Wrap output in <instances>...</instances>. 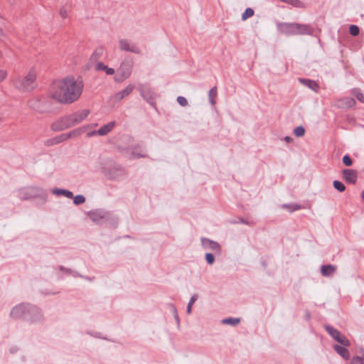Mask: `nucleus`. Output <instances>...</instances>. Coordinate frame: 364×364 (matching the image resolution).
<instances>
[{
    "label": "nucleus",
    "instance_id": "58836bf2",
    "mask_svg": "<svg viewBox=\"0 0 364 364\" xmlns=\"http://www.w3.org/2000/svg\"><path fill=\"white\" fill-rule=\"evenodd\" d=\"M196 299H197V296H196V295L193 296L188 304L191 305H193L195 303V301H196Z\"/></svg>",
    "mask_w": 364,
    "mask_h": 364
},
{
    "label": "nucleus",
    "instance_id": "ddd939ff",
    "mask_svg": "<svg viewBox=\"0 0 364 364\" xmlns=\"http://www.w3.org/2000/svg\"><path fill=\"white\" fill-rule=\"evenodd\" d=\"M334 350L338 353L345 360H348L350 358V353L348 349L344 347L340 346L338 345H335L333 346Z\"/></svg>",
    "mask_w": 364,
    "mask_h": 364
},
{
    "label": "nucleus",
    "instance_id": "dca6fc26",
    "mask_svg": "<svg viewBox=\"0 0 364 364\" xmlns=\"http://www.w3.org/2000/svg\"><path fill=\"white\" fill-rule=\"evenodd\" d=\"M96 70H102L106 73L108 75H112L114 73V70L113 68H108L102 63H97L95 67Z\"/></svg>",
    "mask_w": 364,
    "mask_h": 364
},
{
    "label": "nucleus",
    "instance_id": "79ce46f5",
    "mask_svg": "<svg viewBox=\"0 0 364 364\" xmlns=\"http://www.w3.org/2000/svg\"><path fill=\"white\" fill-rule=\"evenodd\" d=\"M191 308H192V305L188 304V307H187V312L188 314H190L191 312Z\"/></svg>",
    "mask_w": 364,
    "mask_h": 364
},
{
    "label": "nucleus",
    "instance_id": "c03bdc74",
    "mask_svg": "<svg viewBox=\"0 0 364 364\" xmlns=\"http://www.w3.org/2000/svg\"><path fill=\"white\" fill-rule=\"evenodd\" d=\"M3 34V31L2 29L0 28V36H1Z\"/></svg>",
    "mask_w": 364,
    "mask_h": 364
},
{
    "label": "nucleus",
    "instance_id": "393cba45",
    "mask_svg": "<svg viewBox=\"0 0 364 364\" xmlns=\"http://www.w3.org/2000/svg\"><path fill=\"white\" fill-rule=\"evenodd\" d=\"M54 193L58 194V195H63V196H66L67 198H71L73 196L72 192H70L69 191H66V190H63V189L55 190L54 191Z\"/></svg>",
    "mask_w": 364,
    "mask_h": 364
},
{
    "label": "nucleus",
    "instance_id": "473e14b6",
    "mask_svg": "<svg viewBox=\"0 0 364 364\" xmlns=\"http://www.w3.org/2000/svg\"><path fill=\"white\" fill-rule=\"evenodd\" d=\"M343 100L346 107H351L355 105V101L353 98H346Z\"/></svg>",
    "mask_w": 364,
    "mask_h": 364
},
{
    "label": "nucleus",
    "instance_id": "c756f323",
    "mask_svg": "<svg viewBox=\"0 0 364 364\" xmlns=\"http://www.w3.org/2000/svg\"><path fill=\"white\" fill-rule=\"evenodd\" d=\"M349 32L353 36H356L359 34L360 29L355 25H352L350 26Z\"/></svg>",
    "mask_w": 364,
    "mask_h": 364
},
{
    "label": "nucleus",
    "instance_id": "2eb2a0df",
    "mask_svg": "<svg viewBox=\"0 0 364 364\" xmlns=\"http://www.w3.org/2000/svg\"><path fill=\"white\" fill-rule=\"evenodd\" d=\"M104 48L102 47L96 48L90 56V61L97 62L104 54Z\"/></svg>",
    "mask_w": 364,
    "mask_h": 364
},
{
    "label": "nucleus",
    "instance_id": "a19ab883",
    "mask_svg": "<svg viewBox=\"0 0 364 364\" xmlns=\"http://www.w3.org/2000/svg\"><path fill=\"white\" fill-rule=\"evenodd\" d=\"M285 208H289L291 211H293L294 210H298L300 208V207L299 205H295V207L294 208H290L289 205H284Z\"/></svg>",
    "mask_w": 364,
    "mask_h": 364
},
{
    "label": "nucleus",
    "instance_id": "f257e3e1",
    "mask_svg": "<svg viewBox=\"0 0 364 364\" xmlns=\"http://www.w3.org/2000/svg\"><path fill=\"white\" fill-rule=\"evenodd\" d=\"M83 90L82 81L73 77H67L53 82L49 90V95L61 103H72L81 95Z\"/></svg>",
    "mask_w": 364,
    "mask_h": 364
},
{
    "label": "nucleus",
    "instance_id": "423d86ee",
    "mask_svg": "<svg viewBox=\"0 0 364 364\" xmlns=\"http://www.w3.org/2000/svg\"><path fill=\"white\" fill-rule=\"evenodd\" d=\"M299 23H281L279 26V28L280 31L282 33H287V34H292V35H296L297 34V27Z\"/></svg>",
    "mask_w": 364,
    "mask_h": 364
},
{
    "label": "nucleus",
    "instance_id": "ea45409f",
    "mask_svg": "<svg viewBox=\"0 0 364 364\" xmlns=\"http://www.w3.org/2000/svg\"><path fill=\"white\" fill-rule=\"evenodd\" d=\"M60 16H61L63 18H66V17H67V16H68V15H67L66 11H65V10H63V9H61V10L60 11Z\"/></svg>",
    "mask_w": 364,
    "mask_h": 364
},
{
    "label": "nucleus",
    "instance_id": "39448f33",
    "mask_svg": "<svg viewBox=\"0 0 364 364\" xmlns=\"http://www.w3.org/2000/svg\"><path fill=\"white\" fill-rule=\"evenodd\" d=\"M115 127V122H111L108 123L107 124L104 125L100 129H99L97 131H94L92 132H90L87 134V136H91L95 134H98L100 136H104L107 134L109 132H110L114 127Z\"/></svg>",
    "mask_w": 364,
    "mask_h": 364
},
{
    "label": "nucleus",
    "instance_id": "cd10ccee",
    "mask_svg": "<svg viewBox=\"0 0 364 364\" xmlns=\"http://www.w3.org/2000/svg\"><path fill=\"white\" fill-rule=\"evenodd\" d=\"M223 323H225V324H230V325L235 326L240 323V319L239 318H226L223 321Z\"/></svg>",
    "mask_w": 364,
    "mask_h": 364
},
{
    "label": "nucleus",
    "instance_id": "20e7f679",
    "mask_svg": "<svg viewBox=\"0 0 364 364\" xmlns=\"http://www.w3.org/2000/svg\"><path fill=\"white\" fill-rule=\"evenodd\" d=\"M36 79V71L35 69L31 68L27 75L23 77L21 82L20 87L24 90H31L35 87V81Z\"/></svg>",
    "mask_w": 364,
    "mask_h": 364
},
{
    "label": "nucleus",
    "instance_id": "c85d7f7f",
    "mask_svg": "<svg viewBox=\"0 0 364 364\" xmlns=\"http://www.w3.org/2000/svg\"><path fill=\"white\" fill-rule=\"evenodd\" d=\"M351 364H364V354L363 356H355L351 360Z\"/></svg>",
    "mask_w": 364,
    "mask_h": 364
},
{
    "label": "nucleus",
    "instance_id": "7ed1b4c3",
    "mask_svg": "<svg viewBox=\"0 0 364 364\" xmlns=\"http://www.w3.org/2000/svg\"><path fill=\"white\" fill-rule=\"evenodd\" d=\"M132 64L129 62H122L117 70L114 77L117 82H123L127 79L132 74Z\"/></svg>",
    "mask_w": 364,
    "mask_h": 364
},
{
    "label": "nucleus",
    "instance_id": "aec40b11",
    "mask_svg": "<svg viewBox=\"0 0 364 364\" xmlns=\"http://www.w3.org/2000/svg\"><path fill=\"white\" fill-rule=\"evenodd\" d=\"M209 100L211 105H214L216 102V97L218 95L217 87H213L209 92Z\"/></svg>",
    "mask_w": 364,
    "mask_h": 364
},
{
    "label": "nucleus",
    "instance_id": "f3484780",
    "mask_svg": "<svg viewBox=\"0 0 364 364\" xmlns=\"http://www.w3.org/2000/svg\"><path fill=\"white\" fill-rule=\"evenodd\" d=\"M336 267L333 265H323L321 267V274L324 277H328L334 273Z\"/></svg>",
    "mask_w": 364,
    "mask_h": 364
},
{
    "label": "nucleus",
    "instance_id": "e433bc0d",
    "mask_svg": "<svg viewBox=\"0 0 364 364\" xmlns=\"http://www.w3.org/2000/svg\"><path fill=\"white\" fill-rule=\"evenodd\" d=\"M90 217L93 221H98L100 218H102V217L100 216L97 213H90Z\"/></svg>",
    "mask_w": 364,
    "mask_h": 364
},
{
    "label": "nucleus",
    "instance_id": "412c9836",
    "mask_svg": "<svg viewBox=\"0 0 364 364\" xmlns=\"http://www.w3.org/2000/svg\"><path fill=\"white\" fill-rule=\"evenodd\" d=\"M325 328L334 340L337 339V338L341 335V333L338 330L330 326H326Z\"/></svg>",
    "mask_w": 364,
    "mask_h": 364
},
{
    "label": "nucleus",
    "instance_id": "b1692460",
    "mask_svg": "<svg viewBox=\"0 0 364 364\" xmlns=\"http://www.w3.org/2000/svg\"><path fill=\"white\" fill-rule=\"evenodd\" d=\"M352 93L361 102L364 103V95L358 88L353 89Z\"/></svg>",
    "mask_w": 364,
    "mask_h": 364
},
{
    "label": "nucleus",
    "instance_id": "1a4fd4ad",
    "mask_svg": "<svg viewBox=\"0 0 364 364\" xmlns=\"http://www.w3.org/2000/svg\"><path fill=\"white\" fill-rule=\"evenodd\" d=\"M134 89V85H129L123 90L116 93L114 97L115 98L116 100H118V101L122 100L124 97L129 95L132 92Z\"/></svg>",
    "mask_w": 364,
    "mask_h": 364
},
{
    "label": "nucleus",
    "instance_id": "2f4dec72",
    "mask_svg": "<svg viewBox=\"0 0 364 364\" xmlns=\"http://www.w3.org/2000/svg\"><path fill=\"white\" fill-rule=\"evenodd\" d=\"M343 163L346 166H350L353 164V161L348 155H345L343 158Z\"/></svg>",
    "mask_w": 364,
    "mask_h": 364
},
{
    "label": "nucleus",
    "instance_id": "0eeeda50",
    "mask_svg": "<svg viewBox=\"0 0 364 364\" xmlns=\"http://www.w3.org/2000/svg\"><path fill=\"white\" fill-rule=\"evenodd\" d=\"M343 175L346 182L355 183L358 178L357 171L353 169H345L343 171Z\"/></svg>",
    "mask_w": 364,
    "mask_h": 364
},
{
    "label": "nucleus",
    "instance_id": "c9c22d12",
    "mask_svg": "<svg viewBox=\"0 0 364 364\" xmlns=\"http://www.w3.org/2000/svg\"><path fill=\"white\" fill-rule=\"evenodd\" d=\"M177 102L183 107H185L188 105V102L184 97H178Z\"/></svg>",
    "mask_w": 364,
    "mask_h": 364
},
{
    "label": "nucleus",
    "instance_id": "a18cd8bd",
    "mask_svg": "<svg viewBox=\"0 0 364 364\" xmlns=\"http://www.w3.org/2000/svg\"><path fill=\"white\" fill-rule=\"evenodd\" d=\"M281 1H283V0H280Z\"/></svg>",
    "mask_w": 364,
    "mask_h": 364
},
{
    "label": "nucleus",
    "instance_id": "bb28decb",
    "mask_svg": "<svg viewBox=\"0 0 364 364\" xmlns=\"http://www.w3.org/2000/svg\"><path fill=\"white\" fill-rule=\"evenodd\" d=\"M253 15H254V11L251 8H248L242 14V20H246L248 18L252 17Z\"/></svg>",
    "mask_w": 364,
    "mask_h": 364
},
{
    "label": "nucleus",
    "instance_id": "37998d69",
    "mask_svg": "<svg viewBox=\"0 0 364 364\" xmlns=\"http://www.w3.org/2000/svg\"><path fill=\"white\" fill-rule=\"evenodd\" d=\"M285 140H286V141H290V137L287 136V137L285 138Z\"/></svg>",
    "mask_w": 364,
    "mask_h": 364
},
{
    "label": "nucleus",
    "instance_id": "f03ea898",
    "mask_svg": "<svg viewBox=\"0 0 364 364\" xmlns=\"http://www.w3.org/2000/svg\"><path fill=\"white\" fill-rule=\"evenodd\" d=\"M90 114L88 109H82L65 117L62 118L60 121L55 122L52 125L54 130H63L73 127L87 117Z\"/></svg>",
    "mask_w": 364,
    "mask_h": 364
},
{
    "label": "nucleus",
    "instance_id": "7c9ffc66",
    "mask_svg": "<svg viewBox=\"0 0 364 364\" xmlns=\"http://www.w3.org/2000/svg\"><path fill=\"white\" fill-rule=\"evenodd\" d=\"M294 133L296 136H302L305 133V129L302 127H297L294 129Z\"/></svg>",
    "mask_w": 364,
    "mask_h": 364
},
{
    "label": "nucleus",
    "instance_id": "f704fd0d",
    "mask_svg": "<svg viewBox=\"0 0 364 364\" xmlns=\"http://www.w3.org/2000/svg\"><path fill=\"white\" fill-rule=\"evenodd\" d=\"M205 259L208 264H212L214 262L215 258L213 254L207 253L205 255Z\"/></svg>",
    "mask_w": 364,
    "mask_h": 364
},
{
    "label": "nucleus",
    "instance_id": "9d476101",
    "mask_svg": "<svg viewBox=\"0 0 364 364\" xmlns=\"http://www.w3.org/2000/svg\"><path fill=\"white\" fill-rule=\"evenodd\" d=\"M202 245L205 248L212 250L215 252H219L220 250L218 243L208 239H202Z\"/></svg>",
    "mask_w": 364,
    "mask_h": 364
},
{
    "label": "nucleus",
    "instance_id": "9b49d317",
    "mask_svg": "<svg viewBox=\"0 0 364 364\" xmlns=\"http://www.w3.org/2000/svg\"><path fill=\"white\" fill-rule=\"evenodd\" d=\"M119 47L121 50L130 51L132 53H139V48L134 45H130L127 40L119 41Z\"/></svg>",
    "mask_w": 364,
    "mask_h": 364
},
{
    "label": "nucleus",
    "instance_id": "4468645a",
    "mask_svg": "<svg viewBox=\"0 0 364 364\" xmlns=\"http://www.w3.org/2000/svg\"><path fill=\"white\" fill-rule=\"evenodd\" d=\"M297 28V34H311L313 32V28L306 24H299L296 26Z\"/></svg>",
    "mask_w": 364,
    "mask_h": 364
},
{
    "label": "nucleus",
    "instance_id": "6ab92c4d",
    "mask_svg": "<svg viewBox=\"0 0 364 364\" xmlns=\"http://www.w3.org/2000/svg\"><path fill=\"white\" fill-rule=\"evenodd\" d=\"M282 2L287 3L296 8H304V4L300 0H283Z\"/></svg>",
    "mask_w": 364,
    "mask_h": 364
},
{
    "label": "nucleus",
    "instance_id": "4be33fe9",
    "mask_svg": "<svg viewBox=\"0 0 364 364\" xmlns=\"http://www.w3.org/2000/svg\"><path fill=\"white\" fill-rule=\"evenodd\" d=\"M336 341L338 343H340L343 346H349L350 345V343L349 340L343 334L341 333V335L336 339Z\"/></svg>",
    "mask_w": 364,
    "mask_h": 364
},
{
    "label": "nucleus",
    "instance_id": "5701e85b",
    "mask_svg": "<svg viewBox=\"0 0 364 364\" xmlns=\"http://www.w3.org/2000/svg\"><path fill=\"white\" fill-rule=\"evenodd\" d=\"M302 82L306 85L311 89L316 91L318 89V85L315 81L309 80H304Z\"/></svg>",
    "mask_w": 364,
    "mask_h": 364
},
{
    "label": "nucleus",
    "instance_id": "6e6552de",
    "mask_svg": "<svg viewBox=\"0 0 364 364\" xmlns=\"http://www.w3.org/2000/svg\"><path fill=\"white\" fill-rule=\"evenodd\" d=\"M28 310V307L25 304H20L16 306L11 311V315L14 318H18L23 316Z\"/></svg>",
    "mask_w": 364,
    "mask_h": 364
},
{
    "label": "nucleus",
    "instance_id": "a878e982",
    "mask_svg": "<svg viewBox=\"0 0 364 364\" xmlns=\"http://www.w3.org/2000/svg\"><path fill=\"white\" fill-rule=\"evenodd\" d=\"M333 187L340 192H343L346 189L345 185L338 181H333Z\"/></svg>",
    "mask_w": 364,
    "mask_h": 364
},
{
    "label": "nucleus",
    "instance_id": "72a5a7b5",
    "mask_svg": "<svg viewBox=\"0 0 364 364\" xmlns=\"http://www.w3.org/2000/svg\"><path fill=\"white\" fill-rule=\"evenodd\" d=\"M85 197H84V196H75V197L74 198V200H73L74 203H75V205H80V204H82V203H83L85 202Z\"/></svg>",
    "mask_w": 364,
    "mask_h": 364
},
{
    "label": "nucleus",
    "instance_id": "f8f14e48",
    "mask_svg": "<svg viewBox=\"0 0 364 364\" xmlns=\"http://www.w3.org/2000/svg\"><path fill=\"white\" fill-rule=\"evenodd\" d=\"M84 131H85L84 129H75V130L73 131L69 134H63L60 137L55 139V140H56L55 143H59V142L63 141L68 138L72 137V136H78L81 133L84 132Z\"/></svg>",
    "mask_w": 364,
    "mask_h": 364
},
{
    "label": "nucleus",
    "instance_id": "4c0bfd02",
    "mask_svg": "<svg viewBox=\"0 0 364 364\" xmlns=\"http://www.w3.org/2000/svg\"><path fill=\"white\" fill-rule=\"evenodd\" d=\"M7 75V73L5 70H0V82L4 80Z\"/></svg>",
    "mask_w": 364,
    "mask_h": 364
},
{
    "label": "nucleus",
    "instance_id": "a211bd4d",
    "mask_svg": "<svg viewBox=\"0 0 364 364\" xmlns=\"http://www.w3.org/2000/svg\"><path fill=\"white\" fill-rule=\"evenodd\" d=\"M141 92V95L143 96V97L144 99H146L150 103L153 102V100H154V97L150 90L142 89Z\"/></svg>",
    "mask_w": 364,
    "mask_h": 364
}]
</instances>
